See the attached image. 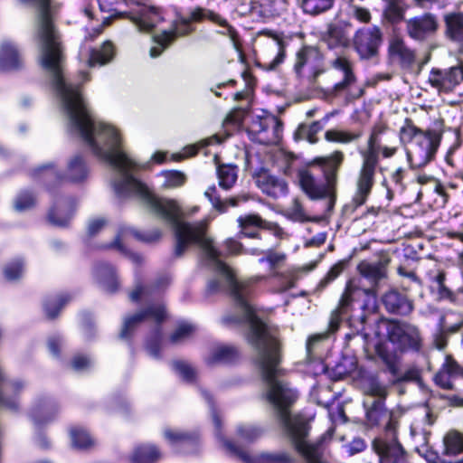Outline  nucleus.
Returning <instances> with one entry per match:
<instances>
[{"label":"nucleus","instance_id":"obj_54","mask_svg":"<svg viewBox=\"0 0 463 463\" xmlns=\"http://www.w3.org/2000/svg\"><path fill=\"white\" fill-rule=\"evenodd\" d=\"M238 435L243 441H252L260 435V430L253 426H240Z\"/></svg>","mask_w":463,"mask_h":463},{"label":"nucleus","instance_id":"obj_31","mask_svg":"<svg viewBox=\"0 0 463 463\" xmlns=\"http://www.w3.org/2000/svg\"><path fill=\"white\" fill-rule=\"evenodd\" d=\"M87 175L88 168L84 160L81 156H76L70 160L64 178L70 182L77 183L84 180Z\"/></svg>","mask_w":463,"mask_h":463},{"label":"nucleus","instance_id":"obj_64","mask_svg":"<svg viewBox=\"0 0 463 463\" xmlns=\"http://www.w3.org/2000/svg\"><path fill=\"white\" fill-rule=\"evenodd\" d=\"M131 20L137 29L140 32H149L154 27V24L145 17H131Z\"/></svg>","mask_w":463,"mask_h":463},{"label":"nucleus","instance_id":"obj_24","mask_svg":"<svg viewBox=\"0 0 463 463\" xmlns=\"http://www.w3.org/2000/svg\"><path fill=\"white\" fill-rule=\"evenodd\" d=\"M388 53L392 60L404 66H409L415 61L414 51L400 37H394L390 41Z\"/></svg>","mask_w":463,"mask_h":463},{"label":"nucleus","instance_id":"obj_35","mask_svg":"<svg viewBox=\"0 0 463 463\" xmlns=\"http://www.w3.org/2000/svg\"><path fill=\"white\" fill-rule=\"evenodd\" d=\"M114 56V48L111 43L106 42L99 49H94L91 51L89 64L90 66L94 65H104L109 62Z\"/></svg>","mask_w":463,"mask_h":463},{"label":"nucleus","instance_id":"obj_4","mask_svg":"<svg viewBox=\"0 0 463 463\" xmlns=\"http://www.w3.org/2000/svg\"><path fill=\"white\" fill-rule=\"evenodd\" d=\"M381 325L384 326L388 339L397 349H419L420 336L416 326L399 320H383Z\"/></svg>","mask_w":463,"mask_h":463},{"label":"nucleus","instance_id":"obj_6","mask_svg":"<svg viewBox=\"0 0 463 463\" xmlns=\"http://www.w3.org/2000/svg\"><path fill=\"white\" fill-rule=\"evenodd\" d=\"M440 137L434 131H426L407 149L406 155L412 167L420 168L428 165L435 156L439 146Z\"/></svg>","mask_w":463,"mask_h":463},{"label":"nucleus","instance_id":"obj_18","mask_svg":"<svg viewBox=\"0 0 463 463\" xmlns=\"http://www.w3.org/2000/svg\"><path fill=\"white\" fill-rule=\"evenodd\" d=\"M330 66L335 71L342 73V80L333 85L334 93L343 92L356 82L353 63L347 57L343 55L335 57L330 61Z\"/></svg>","mask_w":463,"mask_h":463},{"label":"nucleus","instance_id":"obj_51","mask_svg":"<svg viewBox=\"0 0 463 463\" xmlns=\"http://www.w3.org/2000/svg\"><path fill=\"white\" fill-rule=\"evenodd\" d=\"M173 368L185 381H192L195 375L194 369L190 364L182 361L174 362Z\"/></svg>","mask_w":463,"mask_h":463},{"label":"nucleus","instance_id":"obj_44","mask_svg":"<svg viewBox=\"0 0 463 463\" xmlns=\"http://www.w3.org/2000/svg\"><path fill=\"white\" fill-rule=\"evenodd\" d=\"M72 446L77 449H87L93 443L89 433L82 429H72L71 430Z\"/></svg>","mask_w":463,"mask_h":463},{"label":"nucleus","instance_id":"obj_37","mask_svg":"<svg viewBox=\"0 0 463 463\" xmlns=\"http://www.w3.org/2000/svg\"><path fill=\"white\" fill-rule=\"evenodd\" d=\"M158 176L163 178L162 186L165 189L181 187L186 182L185 174L178 170H164Z\"/></svg>","mask_w":463,"mask_h":463},{"label":"nucleus","instance_id":"obj_1","mask_svg":"<svg viewBox=\"0 0 463 463\" xmlns=\"http://www.w3.org/2000/svg\"><path fill=\"white\" fill-rule=\"evenodd\" d=\"M36 39L41 64L51 77L52 87L59 98L61 109L69 120L71 130L80 135L95 156L118 171V176L113 182L116 195L119 199L132 194L139 195L150 213L172 226L175 237V256L181 257L191 244H197L208 264L213 267V260L203 249L199 240L193 238L195 232H190L186 228V226L194 228L202 224L200 237L209 240L213 248L221 254L214 246L213 239L207 236L206 221L187 222L182 220L187 213H196L198 207L194 206L186 213L175 200L156 196L131 175L130 171L137 165L123 150L118 130L112 125L94 119L85 104L79 86L64 80L62 75L64 56L58 30H37Z\"/></svg>","mask_w":463,"mask_h":463},{"label":"nucleus","instance_id":"obj_46","mask_svg":"<svg viewBox=\"0 0 463 463\" xmlns=\"http://www.w3.org/2000/svg\"><path fill=\"white\" fill-rule=\"evenodd\" d=\"M285 215L294 222H304L308 221L304 208L298 199L292 201L291 204L287 208Z\"/></svg>","mask_w":463,"mask_h":463},{"label":"nucleus","instance_id":"obj_57","mask_svg":"<svg viewBox=\"0 0 463 463\" xmlns=\"http://www.w3.org/2000/svg\"><path fill=\"white\" fill-rule=\"evenodd\" d=\"M164 435H165V438L171 444L183 443L191 439V436L188 435L187 433L181 432V431H174L169 429L165 430Z\"/></svg>","mask_w":463,"mask_h":463},{"label":"nucleus","instance_id":"obj_13","mask_svg":"<svg viewBox=\"0 0 463 463\" xmlns=\"http://www.w3.org/2000/svg\"><path fill=\"white\" fill-rule=\"evenodd\" d=\"M429 83L439 91L450 92L463 82V65L452 66L446 70L432 69Z\"/></svg>","mask_w":463,"mask_h":463},{"label":"nucleus","instance_id":"obj_22","mask_svg":"<svg viewBox=\"0 0 463 463\" xmlns=\"http://www.w3.org/2000/svg\"><path fill=\"white\" fill-rule=\"evenodd\" d=\"M227 449L244 463H290L289 457L285 453L263 454L252 458L246 452L237 449L230 441H224Z\"/></svg>","mask_w":463,"mask_h":463},{"label":"nucleus","instance_id":"obj_53","mask_svg":"<svg viewBox=\"0 0 463 463\" xmlns=\"http://www.w3.org/2000/svg\"><path fill=\"white\" fill-rule=\"evenodd\" d=\"M34 204V198L32 195V194L28 192L21 193L15 202H14V208L18 212L25 211Z\"/></svg>","mask_w":463,"mask_h":463},{"label":"nucleus","instance_id":"obj_10","mask_svg":"<svg viewBox=\"0 0 463 463\" xmlns=\"http://www.w3.org/2000/svg\"><path fill=\"white\" fill-rule=\"evenodd\" d=\"M439 29V20L432 13H423L405 20V31L408 36L416 42H425Z\"/></svg>","mask_w":463,"mask_h":463},{"label":"nucleus","instance_id":"obj_19","mask_svg":"<svg viewBox=\"0 0 463 463\" xmlns=\"http://www.w3.org/2000/svg\"><path fill=\"white\" fill-rule=\"evenodd\" d=\"M463 378V368L449 355L434 375L435 383L443 390H454V381Z\"/></svg>","mask_w":463,"mask_h":463},{"label":"nucleus","instance_id":"obj_50","mask_svg":"<svg viewBox=\"0 0 463 463\" xmlns=\"http://www.w3.org/2000/svg\"><path fill=\"white\" fill-rule=\"evenodd\" d=\"M323 128L324 124L322 121H314L309 126H300L299 130L307 136V138L310 143H316L317 141L316 136L323 129Z\"/></svg>","mask_w":463,"mask_h":463},{"label":"nucleus","instance_id":"obj_48","mask_svg":"<svg viewBox=\"0 0 463 463\" xmlns=\"http://www.w3.org/2000/svg\"><path fill=\"white\" fill-rule=\"evenodd\" d=\"M24 272L23 262L20 260L7 264L4 269L5 277L9 281L18 279Z\"/></svg>","mask_w":463,"mask_h":463},{"label":"nucleus","instance_id":"obj_33","mask_svg":"<svg viewBox=\"0 0 463 463\" xmlns=\"http://www.w3.org/2000/svg\"><path fill=\"white\" fill-rule=\"evenodd\" d=\"M95 273L106 290L114 292L117 289L118 283L115 278V270L110 265L100 263L96 267Z\"/></svg>","mask_w":463,"mask_h":463},{"label":"nucleus","instance_id":"obj_63","mask_svg":"<svg viewBox=\"0 0 463 463\" xmlns=\"http://www.w3.org/2000/svg\"><path fill=\"white\" fill-rule=\"evenodd\" d=\"M343 271V264L336 263L327 272L326 276L321 280L320 284L322 286L327 285L329 282L336 279L340 273Z\"/></svg>","mask_w":463,"mask_h":463},{"label":"nucleus","instance_id":"obj_43","mask_svg":"<svg viewBox=\"0 0 463 463\" xmlns=\"http://www.w3.org/2000/svg\"><path fill=\"white\" fill-rule=\"evenodd\" d=\"M405 9L396 2H391L383 11V17L391 24H396L404 20Z\"/></svg>","mask_w":463,"mask_h":463},{"label":"nucleus","instance_id":"obj_5","mask_svg":"<svg viewBox=\"0 0 463 463\" xmlns=\"http://www.w3.org/2000/svg\"><path fill=\"white\" fill-rule=\"evenodd\" d=\"M294 71L300 78H307L316 83L324 70L323 55L320 51L312 46H304L296 53Z\"/></svg>","mask_w":463,"mask_h":463},{"label":"nucleus","instance_id":"obj_45","mask_svg":"<svg viewBox=\"0 0 463 463\" xmlns=\"http://www.w3.org/2000/svg\"><path fill=\"white\" fill-rule=\"evenodd\" d=\"M326 43L329 48L337 46H345L347 39L341 28L337 26H330L327 31Z\"/></svg>","mask_w":463,"mask_h":463},{"label":"nucleus","instance_id":"obj_32","mask_svg":"<svg viewBox=\"0 0 463 463\" xmlns=\"http://www.w3.org/2000/svg\"><path fill=\"white\" fill-rule=\"evenodd\" d=\"M444 453L447 456H456L463 452V433L456 430L447 432L443 438Z\"/></svg>","mask_w":463,"mask_h":463},{"label":"nucleus","instance_id":"obj_56","mask_svg":"<svg viewBox=\"0 0 463 463\" xmlns=\"http://www.w3.org/2000/svg\"><path fill=\"white\" fill-rule=\"evenodd\" d=\"M216 193V187L215 185H212L207 188V190L204 192V196L212 203L213 206L220 211L224 212L226 210V203L222 202L220 197H217L214 195Z\"/></svg>","mask_w":463,"mask_h":463},{"label":"nucleus","instance_id":"obj_40","mask_svg":"<svg viewBox=\"0 0 463 463\" xmlns=\"http://www.w3.org/2000/svg\"><path fill=\"white\" fill-rule=\"evenodd\" d=\"M334 0H302L301 6L306 14L317 15L329 10Z\"/></svg>","mask_w":463,"mask_h":463},{"label":"nucleus","instance_id":"obj_20","mask_svg":"<svg viewBox=\"0 0 463 463\" xmlns=\"http://www.w3.org/2000/svg\"><path fill=\"white\" fill-rule=\"evenodd\" d=\"M385 309L392 314L407 316L413 310V302L396 289H391L382 297Z\"/></svg>","mask_w":463,"mask_h":463},{"label":"nucleus","instance_id":"obj_17","mask_svg":"<svg viewBox=\"0 0 463 463\" xmlns=\"http://www.w3.org/2000/svg\"><path fill=\"white\" fill-rule=\"evenodd\" d=\"M165 317L166 311L163 305L151 306L146 310L139 311L125 318L120 337L123 339L128 338L130 333L146 319L152 318L156 323H161Z\"/></svg>","mask_w":463,"mask_h":463},{"label":"nucleus","instance_id":"obj_9","mask_svg":"<svg viewBox=\"0 0 463 463\" xmlns=\"http://www.w3.org/2000/svg\"><path fill=\"white\" fill-rule=\"evenodd\" d=\"M298 184L301 190L311 200L328 198V211L334 208L336 199V190L325 180L318 182L308 170L303 169L298 173Z\"/></svg>","mask_w":463,"mask_h":463},{"label":"nucleus","instance_id":"obj_55","mask_svg":"<svg viewBox=\"0 0 463 463\" xmlns=\"http://www.w3.org/2000/svg\"><path fill=\"white\" fill-rule=\"evenodd\" d=\"M99 8L103 12L111 13V16H121L123 13H118L116 6L125 3L127 0H97Z\"/></svg>","mask_w":463,"mask_h":463},{"label":"nucleus","instance_id":"obj_30","mask_svg":"<svg viewBox=\"0 0 463 463\" xmlns=\"http://www.w3.org/2000/svg\"><path fill=\"white\" fill-rule=\"evenodd\" d=\"M237 356L238 352L234 347L229 345H218L211 351L210 354L206 358V363L209 365L230 363Z\"/></svg>","mask_w":463,"mask_h":463},{"label":"nucleus","instance_id":"obj_28","mask_svg":"<svg viewBox=\"0 0 463 463\" xmlns=\"http://www.w3.org/2000/svg\"><path fill=\"white\" fill-rule=\"evenodd\" d=\"M364 136L362 129L347 130L331 128L325 132V139L327 142L349 145L357 143Z\"/></svg>","mask_w":463,"mask_h":463},{"label":"nucleus","instance_id":"obj_11","mask_svg":"<svg viewBox=\"0 0 463 463\" xmlns=\"http://www.w3.org/2000/svg\"><path fill=\"white\" fill-rule=\"evenodd\" d=\"M353 293L354 288L351 286H347L344 293L342 294L337 307L331 313L328 324V332L313 335L308 337L307 341V351L308 354L312 352L316 344L327 337L328 333H334L339 328L340 323L342 321V317L347 314L349 307L353 303Z\"/></svg>","mask_w":463,"mask_h":463},{"label":"nucleus","instance_id":"obj_23","mask_svg":"<svg viewBox=\"0 0 463 463\" xmlns=\"http://www.w3.org/2000/svg\"><path fill=\"white\" fill-rule=\"evenodd\" d=\"M366 407V417L372 425H379L386 423L387 432H391L392 426V413L385 408L384 402L382 400H373L370 404L368 402H364Z\"/></svg>","mask_w":463,"mask_h":463},{"label":"nucleus","instance_id":"obj_26","mask_svg":"<svg viewBox=\"0 0 463 463\" xmlns=\"http://www.w3.org/2000/svg\"><path fill=\"white\" fill-rule=\"evenodd\" d=\"M255 182L263 193L272 197H277L288 192L286 182L269 175L267 172L259 174Z\"/></svg>","mask_w":463,"mask_h":463},{"label":"nucleus","instance_id":"obj_27","mask_svg":"<svg viewBox=\"0 0 463 463\" xmlns=\"http://www.w3.org/2000/svg\"><path fill=\"white\" fill-rule=\"evenodd\" d=\"M21 57L16 46L9 41L0 45V70L10 71L20 67Z\"/></svg>","mask_w":463,"mask_h":463},{"label":"nucleus","instance_id":"obj_62","mask_svg":"<svg viewBox=\"0 0 463 463\" xmlns=\"http://www.w3.org/2000/svg\"><path fill=\"white\" fill-rule=\"evenodd\" d=\"M397 146H383L378 144V148L375 150L377 164L379 163V155L382 154L383 158L392 157L397 153Z\"/></svg>","mask_w":463,"mask_h":463},{"label":"nucleus","instance_id":"obj_49","mask_svg":"<svg viewBox=\"0 0 463 463\" xmlns=\"http://www.w3.org/2000/svg\"><path fill=\"white\" fill-rule=\"evenodd\" d=\"M238 223L241 230H247L250 226H255L262 229L265 220L258 214H248L245 216H240L238 218Z\"/></svg>","mask_w":463,"mask_h":463},{"label":"nucleus","instance_id":"obj_47","mask_svg":"<svg viewBox=\"0 0 463 463\" xmlns=\"http://www.w3.org/2000/svg\"><path fill=\"white\" fill-rule=\"evenodd\" d=\"M194 331V326L190 324H180L170 335V342L174 345L183 343L188 339Z\"/></svg>","mask_w":463,"mask_h":463},{"label":"nucleus","instance_id":"obj_34","mask_svg":"<svg viewBox=\"0 0 463 463\" xmlns=\"http://www.w3.org/2000/svg\"><path fill=\"white\" fill-rule=\"evenodd\" d=\"M161 457L158 449L153 445L137 447L130 458L132 463H155Z\"/></svg>","mask_w":463,"mask_h":463},{"label":"nucleus","instance_id":"obj_42","mask_svg":"<svg viewBox=\"0 0 463 463\" xmlns=\"http://www.w3.org/2000/svg\"><path fill=\"white\" fill-rule=\"evenodd\" d=\"M63 208L64 203H57L55 204L49 212L48 213V220L51 223L56 226H65L69 222V221L71 218V210H70L64 216H63Z\"/></svg>","mask_w":463,"mask_h":463},{"label":"nucleus","instance_id":"obj_2","mask_svg":"<svg viewBox=\"0 0 463 463\" xmlns=\"http://www.w3.org/2000/svg\"><path fill=\"white\" fill-rule=\"evenodd\" d=\"M202 227V224L194 228L186 226L190 232L193 231L195 232L193 238L199 240L203 249L213 260V269L226 280L231 295L241 313V317L239 320L233 319L232 321H243L249 324L250 331L247 340L257 350V363L268 387L267 400L273 405L285 431L307 462L325 463L321 460L318 447L306 441L308 431L307 422L303 418L292 416L290 413L289 408L297 399V392L276 379L278 366L280 363L278 328L260 320L255 316L247 298L250 286L263 279L264 277H252L245 280L236 279L232 270L221 260L220 253L213 248L211 241L200 237Z\"/></svg>","mask_w":463,"mask_h":463},{"label":"nucleus","instance_id":"obj_16","mask_svg":"<svg viewBox=\"0 0 463 463\" xmlns=\"http://www.w3.org/2000/svg\"><path fill=\"white\" fill-rule=\"evenodd\" d=\"M344 161V152L335 150L328 156L314 158L313 164L320 167L324 180L336 190L338 172Z\"/></svg>","mask_w":463,"mask_h":463},{"label":"nucleus","instance_id":"obj_15","mask_svg":"<svg viewBox=\"0 0 463 463\" xmlns=\"http://www.w3.org/2000/svg\"><path fill=\"white\" fill-rule=\"evenodd\" d=\"M251 131L259 135V141L263 144H277L281 137L282 124L275 116L258 118L251 124Z\"/></svg>","mask_w":463,"mask_h":463},{"label":"nucleus","instance_id":"obj_36","mask_svg":"<svg viewBox=\"0 0 463 463\" xmlns=\"http://www.w3.org/2000/svg\"><path fill=\"white\" fill-rule=\"evenodd\" d=\"M219 185L224 190L231 189L236 183L237 167L232 165H221L217 167Z\"/></svg>","mask_w":463,"mask_h":463},{"label":"nucleus","instance_id":"obj_61","mask_svg":"<svg viewBox=\"0 0 463 463\" xmlns=\"http://www.w3.org/2000/svg\"><path fill=\"white\" fill-rule=\"evenodd\" d=\"M353 17L360 23L368 24L371 21V13L368 9L361 6H353Z\"/></svg>","mask_w":463,"mask_h":463},{"label":"nucleus","instance_id":"obj_41","mask_svg":"<svg viewBox=\"0 0 463 463\" xmlns=\"http://www.w3.org/2000/svg\"><path fill=\"white\" fill-rule=\"evenodd\" d=\"M272 49L273 52H275V57L271 60L264 61L262 63V67L268 71L275 70L284 61L286 56L284 44L281 40L277 39L273 43Z\"/></svg>","mask_w":463,"mask_h":463},{"label":"nucleus","instance_id":"obj_12","mask_svg":"<svg viewBox=\"0 0 463 463\" xmlns=\"http://www.w3.org/2000/svg\"><path fill=\"white\" fill-rule=\"evenodd\" d=\"M372 448L378 457V463H403L405 460V450L393 433L391 437L374 439Z\"/></svg>","mask_w":463,"mask_h":463},{"label":"nucleus","instance_id":"obj_58","mask_svg":"<svg viewBox=\"0 0 463 463\" xmlns=\"http://www.w3.org/2000/svg\"><path fill=\"white\" fill-rule=\"evenodd\" d=\"M131 232L133 233L134 237L139 239V240H142V241H155L156 239H158L160 237V232H156L155 236L152 238V237H140L139 234L137 232H135L134 231L132 230H125V229H122L119 232V234L115 238V240L113 241V242L110 244V245H108L107 247H117L118 249H121V245L119 244V238L121 236H124L127 232Z\"/></svg>","mask_w":463,"mask_h":463},{"label":"nucleus","instance_id":"obj_21","mask_svg":"<svg viewBox=\"0 0 463 463\" xmlns=\"http://www.w3.org/2000/svg\"><path fill=\"white\" fill-rule=\"evenodd\" d=\"M389 263L390 259L383 256L376 261H361L357 266V269L363 277L376 283L386 277Z\"/></svg>","mask_w":463,"mask_h":463},{"label":"nucleus","instance_id":"obj_25","mask_svg":"<svg viewBox=\"0 0 463 463\" xmlns=\"http://www.w3.org/2000/svg\"><path fill=\"white\" fill-rule=\"evenodd\" d=\"M205 18L220 26H226L228 28L227 34L230 36V39L235 43L237 37L236 30L229 24L226 19L222 18L220 14L214 13L213 11L203 7H195L193 11H191L190 16L188 17L191 23H199Z\"/></svg>","mask_w":463,"mask_h":463},{"label":"nucleus","instance_id":"obj_3","mask_svg":"<svg viewBox=\"0 0 463 463\" xmlns=\"http://www.w3.org/2000/svg\"><path fill=\"white\" fill-rule=\"evenodd\" d=\"M202 227V224L194 228L186 226L190 232L193 231L195 232L193 238L199 240L203 249L213 260V269L226 280L231 295L241 313V317L239 320L233 319L232 321H243L249 324L250 331L247 340L257 350V363L268 387L267 400L273 405L285 431L307 462L325 463L321 460L318 447L306 441L308 431L307 422L303 418L292 416L290 413L289 408L297 399V392L276 379L278 366L280 363L278 328L260 320L255 316L247 298L250 286L263 279L264 277H252L245 280L236 279L232 270L221 260L220 253L213 248L211 241L200 237Z\"/></svg>","mask_w":463,"mask_h":463},{"label":"nucleus","instance_id":"obj_38","mask_svg":"<svg viewBox=\"0 0 463 463\" xmlns=\"http://www.w3.org/2000/svg\"><path fill=\"white\" fill-rule=\"evenodd\" d=\"M387 129V126L384 124L379 123L374 125L368 137L366 148L359 150V153L376 156L375 150L378 148V144L381 143V136L383 135Z\"/></svg>","mask_w":463,"mask_h":463},{"label":"nucleus","instance_id":"obj_8","mask_svg":"<svg viewBox=\"0 0 463 463\" xmlns=\"http://www.w3.org/2000/svg\"><path fill=\"white\" fill-rule=\"evenodd\" d=\"M362 164L355 180L356 191L353 198L355 206L363 205L374 184V176L377 166L376 156L360 153Z\"/></svg>","mask_w":463,"mask_h":463},{"label":"nucleus","instance_id":"obj_59","mask_svg":"<svg viewBox=\"0 0 463 463\" xmlns=\"http://www.w3.org/2000/svg\"><path fill=\"white\" fill-rule=\"evenodd\" d=\"M286 260V254L281 252H274L272 250L268 251L266 258L259 260L260 263L268 261L270 265V269H274L278 264L283 262Z\"/></svg>","mask_w":463,"mask_h":463},{"label":"nucleus","instance_id":"obj_29","mask_svg":"<svg viewBox=\"0 0 463 463\" xmlns=\"http://www.w3.org/2000/svg\"><path fill=\"white\" fill-rule=\"evenodd\" d=\"M444 21L447 38L454 43H463V13L449 14Z\"/></svg>","mask_w":463,"mask_h":463},{"label":"nucleus","instance_id":"obj_39","mask_svg":"<svg viewBox=\"0 0 463 463\" xmlns=\"http://www.w3.org/2000/svg\"><path fill=\"white\" fill-rule=\"evenodd\" d=\"M426 131L417 128L411 119H406L404 125L400 128V140L403 144L417 142L420 136H425Z\"/></svg>","mask_w":463,"mask_h":463},{"label":"nucleus","instance_id":"obj_52","mask_svg":"<svg viewBox=\"0 0 463 463\" xmlns=\"http://www.w3.org/2000/svg\"><path fill=\"white\" fill-rule=\"evenodd\" d=\"M68 301L67 298H60L58 300H48L44 304V310L47 317L51 319L55 318L62 306Z\"/></svg>","mask_w":463,"mask_h":463},{"label":"nucleus","instance_id":"obj_14","mask_svg":"<svg viewBox=\"0 0 463 463\" xmlns=\"http://www.w3.org/2000/svg\"><path fill=\"white\" fill-rule=\"evenodd\" d=\"M188 18H182L173 24L171 29L163 31L155 37L156 45L150 49V56H159L175 39L189 34L193 28Z\"/></svg>","mask_w":463,"mask_h":463},{"label":"nucleus","instance_id":"obj_60","mask_svg":"<svg viewBox=\"0 0 463 463\" xmlns=\"http://www.w3.org/2000/svg\"><path fill=\"white\" fill-rule=\"evenodd\" d=\"M262 229L269 231L275 237L283 240L288 237V234L276 222L265 221Z\"/></svg>","mask_w":463,"mask_h":463},{"label":"nucleus","instance_id":"obj_7","mask_svg":"<svg viewBox=\"0 0 463 463\" xmlns=\"http://www.w3.org/2000/svg\"><path fill=\"white\" fill-rule=\"evenodd\" d=\"M383 43V32L377 25L358 29L352 40V45L361 60L376 57Z\"/></svg>","mask_w":463,"mask_h":463}]
</instances>
